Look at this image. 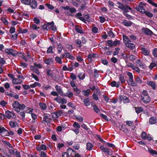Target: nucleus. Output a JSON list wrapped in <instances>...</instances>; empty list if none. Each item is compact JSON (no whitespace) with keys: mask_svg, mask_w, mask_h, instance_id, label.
Wrapping results in <instances>:
<instances>
[{"mask_svg":"<svg viewBox=\"0 0 157 157\" xmlns=\"http://www.w3.org/2000/svg\"><path fill=\"white\" fill-rule=\"evenodd\" d=\"M140 96L141 100L144 103H148L151 101L150 97L146 90H144L141 94Z\"/></svg>","mask_w":157,"mask_h":157,"instance_id":"1","label":"nucleus"},{"mask_svg":"<svg viewBox=\"0 0 157 157\" xmlns=\"http://www.w3.org/2000/svg\"><path fill=\"white\" fill-rule=\"evenodd\" d=\"M117 4L118 5V7L123 11L125 12H129V10H131L132 8L127 5L124 6L122 3L120 2H118L117 3Z\"/></svg>","mask_w":157,"mask_h":157,"instance_id":"2","label":"nucleus"},{"mask_svg":"<svg viewBox=\"0 0 157 157\" xmlns=\"http://www.w3.org/2000/svg\"><path fill=\"white\" fill-rule=\"evenodd\" d=\"M43 119L42 121V123H47L48 124H50L51 122L50 120H51V118H49L50 114L48 113H44L43 114Z\"/></svg>","mask_w":157,"mask_h":157,"instance_id":"3","label":"nucleus"},{"mask_svg":"<svg viewBox=\"0 0 157 157\" xmlns=\"http://www.w3.org/2000/svg\"><path fill=\"white\" fill-rule=\"evenodd\" d=\"M54 100L56 101L57 103L62 104H66L67 102V100L64 98H61L60 96L54 98Z\"/></svg>","mask_w":157,"mask_h":157,"instance_id":"4","label":"nucleus"},{"mask_svg":"<svg viewBox=\"0 0 157 157\" xmlns=\"http://www.w3.org/2000/svg\"><path fill=\"white\" fill-rule=\"evenodd\" d=\"M5 116L6 117L9 119H10L12 118L15 119L16 118V116L14 113L8 110L6 111Z\"/></svg>","mask_w":157,"mask_h":157,"instance_id":"5","label":"nucleus"},{"mask_svg":"<svg viewBox=\"0 0 157 157\" xmlns=\"http://www.w3.org/2000/svg\"><path fill=\"white\" fill-rule=\"evenodd\" d=\"M55 88L57 92L60 95L64 97H66V94H63V91L62 89L61 88L60 86L58 85H56Z\"/></svg>","mask_w":157,"mask_h":157,"instance_id":"6","label":"nucleus"},{"mask_svg":"<svg viewBox=\"0 0 157 157\" xmlns=\"http://www.w3.org/2000/svg\"><path fill=\"white\" fill-rule=\"evenodd\" d=\"M5 130L4 131V133L6 134L5 135V136L11 137L14 134V133L13 131H11L10 129H8L9 130H8L5 128Z\"/></svg>","mask_w":157,"mask_h":157,"instance_id":"7","label":"nucleus"},{"mask_svg":"<svg viewBox=\"0 0 157 157\" xmlns=\"http://www.w3.org/2000/svg\"><path fill=\"white\" fill-rule=\"evenodd\" d=\"M145 5H144V3L142 2L140 3L139 5L136 6L135 9L141 12V10L143 11L144 9H145Z\"/></svg>","mask_w":157,"mask_h":157,"instance_id":"8","label":"nucleus"},{"mask_svg":"<svg viewBox=\"0 0 157 157\" xmlns=\"http://www.w3.org/2000/svg\"><path fill=\"white\" fill-rule=\"evenodd\" d=\"M17 78H16L17 79L16 81H13V84H18L21 83L22 82V79H24V78L23 76L20 75H17Z\"/></svg>","mask_w":157,"mask_h":157,"instance_id":"9","label":"nucleus"},{"mask_svg":"<svg viewBox=\"0 0 157 157\" xmlns=\"http://www.w3.org/2000/svg\"><path fill=\"white\" fill-rule=\"evenodd\" d=\"M5 52L8 54H11L13 56H16V51L12 48L6 49Z\"/></svg>","mask_w":157,"mask_h":157,"instance_id":"10","label":"nucleus"},{"mask_svg":"<svg viewBox=\"0 0 157 157\" xmlns=\"http://www.w3.org/2000/svg\"><path fill=\"white\" fill-rule=\"evenodd\" d=\"M33 9H35L37 6V2L35 0H30L29 4Z\"/></svg>","mask_w":157,"mask_h":157,"instance_id":"11","label":"nucleus"},{"mask_svg":"<svg viewBox=\"0 0 157 157\" xmlns=\"http://www.w3.org/2000/svg\"><path fill=\"white\" fill-rule=\"evenodd\" d=\"M149 123L150 124H154L157 123V118L155 117H151L149 119Z\"/></svg>","mask_w":157,"mask_h":157,"instance_id":"12","label":"nucleus"},{"mask_svg":"<svg viewBox=\"0 0 157 157\" xmlns=\"http://www.w3.org/2000/svg\"><path fill=\"white\" fill-rule=\"evenodd\" d=\"M142 31L146 35L151 36L153 34V32L151 31L147 28H144L142 29Z\"/></svg>","mask_w":157,"mask_h":157,"instance_id":"13","label":"nucleus"},{"mask_svg":"<svg viewBox=\"0 0 157 157\" xmlns=\"http://www.w3.org/2000/svg\"><path fill=\"white\" fill-rule=\"evenodd\" d=\"M36 149L38 151H40L41 150L45 151L47 149V147L45 145L42 144L40 146L37 145L36 147Z\"/></svg>","mask_w":157,"mask_h":157,"instance_id":"14","label":"nucleus"},{"mask_svg":"<svg viewBox=\"0 0 157 157\" xmlns=\"http://www.w3.org/2000/svg\"><path fill=\"white\" fill-rule=\"evenodd\" d=\"M61 58H68L70 59L72 58H75L73 56L71 55H70L69 53H65L63 54H62L61 56Z\"/></svg>","mask_w":157,"mask_h":157,"instance_id":"15","label":"nucleus"},{"mask_svg":"<svg viewBox=\"0 0 157 157\" xmlns=\"http://www.w3.org/2000/svg\"><path fill=\"white\" fill-rule=\"evenodd\" d=\"M136 63L137 66H139L140 68H146V65L144 64H143L140 59H138L136 61Z\"/></svg>","mask_w":157,"mask_h":157,"instance_id":"16","label":"nucleus"},{"mask_svg":"<svg viewBox=\"0 0 157 157\" xmlns=\"http://www.w3.org/2000/svg\"><path fill=\"white\" fill-rule=\"evenodd\" d=\"M26 106L24 104H20L18 109H15V111L17 113L20 112V110H24Z\"/></svg>","mask_w":157,"mask_h":157,"instance_id":"17","label":"nucleus"},{"mask_svg":"<svg viewBox=\"0 0 157 157\" xmlns=\"http://www.w3.org/2000/svg\"><path fill=\"white\" fill-rule=\"evenodd\" d=\"M141 13L142 14H145L147 17H152L153 16L152 13L147 11H146L145 9H144L143 11L141 10Z\"/></svg>","mask_w":157,"mask_h":157,"instance_id":"18","label":"nucleus"},{"mask_svg":"<svg viewBox=\"0 0 157 157\" xmlns=\"http://www.w3.org/2000/svg\"><path fill=\"white\" fill-rule=\"evenodd\" d=\"M110 85L113 87H116L118 88L120 86V82L119 81L116 82L115 81H113L111 82Z\"/></svg>","mask_w":157,"mask_h":157,"instance_id":"19","label":"nucleus"},{"mask_svg":"<svg viewBox=\"0 0 157 157\" xmlns=\"http://www.w3.org/2000/svg\"><path fill=\"white\" fill-rule=\"evenodd\" d=\"M127 82L128 85L133 86H136V84L135 83H134L133 78H128V79L127 81Z\"/></svg>","mask_w":157,"mask_h":157,"instance_id":"20","label":"nucleus"},{"mask_svg":"<svg viewBox=\"0 0 157 157\" xmlns=\"http://www.w3.org/2000/svg\"><path fill=\"white\" fill-rule=\"evenodd\" d=\"M135 112L137 114H138L144 111V108L141 106H138L137 107H135Z\"/></svg>","mask_w":157,"mask_h":157,"instance_id":"21","label":"nucleus"},{"mask_svg":"<svg viewBox=\"0 0 157 157\" xmlns=\"http://www.w3.org/2000/svg\"><path fill=\"white\" fill-rule=\"evenodd\" d=\"M147 84L151 86L153 90L156 89L155 86L156 84L153 81H149L147 82Z\"/></svg>","mask_w":157,"mask_h":157,"instance_id":"22","label":"nucleus"},{"mask_svg":"<svg viewBox=\"0 0 157 157\" xmlns=\"http://www.w3.org/2000/svg\"><path fill=\"white\" fill-rule=\"evenodd\" d=\"M30 68L31 70L34 72L37 75H39L40 74L39 70L36 67H35L33 66H31Z\"/></svg>","mask_w":157,"mask_h":157,"instance_id":"23","label":"nucleus"},{"mask_svg":"<svg viewBox=\"0 0 157 157\" xmlns=\"http://www.w3.org/2000/svg\"><path fill=\"white\" fill-rule=\"evenodd\" d=\"M125 45L128 47L131 48V49H133L135 48V45L133 43L129 42H126L125 43Z\"/></svg>","mask_w":157,"mask_h":157,"instance_id":"24","label":"nucleus"},{"mask_svg":"<svg viewBox=\"0 0 157 157\" xmlns=\"http://www.w3.org/2000/svg\"><path fill=\"white\" fill-rule=\"evenodd\" d=\"M148 151L152 155L155 156V155H157V151L154 150L150 148L148 149Z\"/></svg>","mask_w":157,"mask_h":157,"instance_id":"25","label":"nucleus"},{"mask_svg":"<svg viewBox=\"0 0 157 157\" xmlns=\"http://www.w3.org/2000/svg\"><path fill=\"white\" fill-rule=\"evenodd\" d=\"M39 106L40 107L42 110H44L47 108L46 104L43 102H40L39 103Z\"/></svg>","mask_w":157,"mask_h":157,"instance_id":"26","label":"nucleus"},{"mask_svg":"<svg viewBox=\"0 0 157 157\" xmlns=\"http://www.w3.org/2000/svg\"><path fill=\"white\" fill-rule=\"evenodd\" d=\"M93 145L90 143L88 142L86 144V149L87 150H91L93 148Z\"/></svg>","mask_w":157,"mask_h":157,"instance_id":"27","label":"nucleus"},{"mask_svg":"<svg viewBox=\"0 0 157 157\" xmlns=\"http://www.w3.org/2000/svg\"><path fill=\"white\" fill-rule=\"evenodd\" d=\"M77 77L80 80H83L85 77V74L83 73H78Z\"/></svg>","mask_w":157,"mask_h":157,"instance_id":"28","label":"nucleus"},{"mask_svg":"<svg viewBox=\"0 0 157 157\" xmlns=\"http://www.w3.org/2000/svg\"><path fill=\"white\" fill-rule=\"evenodd\" d=\"M91 91L89 89H87L86 90H84L82 91V94L86 96H88L90 94Z\"/></svg>","mask_w":157,"mask_h":157,"instance_id":"29","label":"nucleus"},{"mask_svg":"<svg viewBox=\"0 0 157 157\" xmlns=\"http://www.w3.org/2000/svg\"><path fill=\"white\" fill-rule=\"evenodd\" d=\"M122 24L126 26H130L132 24V22L130 21L124 20Z\"/></svg>","mask_w":157,"mask_h":157,"instance_id":"30","label":"nucleus"},{"mask_svg":"<svg viewBox=\"0 0 157 157\" xmlns=\"http://www.w3.org/2000/svg\"><path fill=\"white\" fill-rule=\"evenodd\" d=\"M119 78L121 84H123L125 82V80L124 78V76L123 74H120L119 77Z\"/></svg>","mask_w":157,"mask_h":157,"instance_id":"31","label":"nucleus"},{"mask_svg":"<svg viewBox=\"0 0 157 157\" xmlns=\"http://www.w3.org/2000/svg\"><path fill=\"white\" fill-rule=\"evenodd\" d=\"M125 62L127 65V66L131 68H133V67L134 66V64L129 62L128 59H125Z\"/></svg>","mask_w":157,"mask_h":157,"instance_id":"32","label":"nucleus"},{"mask_svg":"<svg viewBox=\"0 0 157 157\" xmlns=\"http://www.w3.org/2000/svg\"><path fill=\"white\" fill-rule=\"evenodd\" d=\"M98 57V56L96 54H89L88 56V59H91L92 58H97Z\"/></svg>","mask_w":157,"mask_h":157,"instance_id":"33","label":"nucleus"},{"mask_svg":"<svg viewBox=\"0 0 157 157\" xmlns=\"http://www.w3.org/2000/svg\"><path fill=\"white\" fill-rule=\"evenodd\" d=\"M52 70L50 69H48L47 70V75L48 77H50L51 78H52L54 76V75L53 73H51Z\"/></svg>","mask_w":157,"mask_h":157,"instance_id":"34","label":"nucleus"},{"mask_svg":"<svg viewBox=\"0 0 157 157\" xmlns=\"http://www.w3.org/2000/svg\"><path fill=\"white\" fill-rule=\"evenodd\" d=\"M20 105V103L17 101H15L13 103L12 106L14 108L17 109Z\"/></svg>","mask_w":157,"mask_h":157,"instance_id":"35","label":"nucleus"},{"mask_svg":"<svg viewBox=\"0 0 157 157\" xmlns=\"http://www.w3.org/2000/svg\"><path fill=\"white\" fill-rule=\"evenodd\" d=\"M75 30L76 32L79 33H82V28L81 27L79 26L78 25H76Z\"/></svg>","mask_w":157,"mask_h":157,"instance_id":"36","label":"nucleus"},{"mask_svg":"<svg viewBox=\"0 0 157 157\" xmlns=\"http://www.w3.org/2000/svg\"><path fill=\"white\" fill-rule=\"evenodd\" d=\"M9 124L10 127L11 128H14L15 127V126H16L17 124L19 125L17 123V122H14L11 121H10L9 122Z\"/></svg>","mask_w":157,"mask_h":157,"instance_id":"37","label":"nucleus"},{"mask_svg":"<svg viewBox=\"0 0 157 157\" xmlns=\"http://www.w3.org/2000/svg\"><path fill=\"white\" fill-rule=\"evenodd\" d=\"M83 102L86 106H88L90 105V100L89 98H87L84 99L83 101Z\"/></svg>","mask_w":157,"mask_h":157,"instance_id":"38","label":"nucleus"},{"mask_svg":"<svg viewBox=\"0 0 157 157\" xmlns=\"http://www.w3.org/2000/svg\"><path fill=\"white\" fill-rule=\"evenodd\" d=\"M135 83L136 85V86H137L138 84H141L142 83L143 81L141 80L139 77H136L135 79Z\"/></svg>","mask_w":157,"mask_h":157,"instance_id":"39","label":"nucleus"},{"mask_svg":"<svg viewBox=\"0 0 157 157\" xmlns=\"http://www.w3.org/2000/svg\"><path fill=\"white\" fill-rule=\"evenodd\" d=\"M54 23L53 21H52L51 22H48V25H51V29L54 31H55L56 29V26H54Z\"/></svg>","mask_w":157,"mask_h":157,"instance_id":"40","label":"nucleus"},{"mask_svg":"<svg viewBox=\"0 0 157 157\" xmlns=\"http://www.w3.org/2000/svg\"><path fill=\"white\" fill-rule=\"evenodd\" d=\"M93 108L94 111L97 113L100 114V113H101L99 109L98 108L96 105H94Z\"/></svg>","mask_w":157,"mask_h":157,"instance_id":"41","label":"nucleus"},{"mask_svg":"<svg viewBox=\"0 0 157 157\" xmlns=\"http://www.w3.org/2000/svg\"><path fill=\"white\" fill-rule=\"evenodd\" d=\"M142 52L145 55H148L149 54L148 51L144 48H142L141 49Z\"/></svg>","mask_w":157,"mask_h":157,"instance_id":"42","label":"nucleus"},{"mask_svg":"<svg viewBox=\"0 0 157 157\" xmlns=\"http://www.w3.org/2000/svg\"><path fill=\"white\" fill-rule=\"evenodd\" d=\"M57 49L59 53H60L62 51L63 49H64L60 43H59L57 44Z\"/></svg>","mask_w":157,"mask_h":157,"instance_id":"43","label":"nucleus"},{"mask_svg":"<svg viewBox=\"0 0 157 157\" xmlns=\"http://www.w3.org/2000/svg\"><path fill=\"white\" fill-rule=\"evenodd\" d=\"M17 56L20 58H22V59H26V58L24 55L22 53H20L17 52L16 51V56Z\"/></svg>","mask_w":157,"mask_h":157,"instance_id":"44","label":"nucleus"},{"mask_svg":"<svg viewBox=\"0 0 157 157\" xmlns=\"http://www.w3.org/2000/svg\"><path fill=\"white\" fill-rule=\"evenodd\" d=\"M140 136L143 140H146L147 139V136L146 133L145 132H143L141 134Z\"/></svg>","mask_w":157,"mask_h":157,"instance_id":"45","label":"nucleus"},{"mask_svg":"<svg viewBox=\"0 0 157 157\" xmlns=\"http://www.w3.org/2000/svg\"><path fill=\"white\" fill-rule=\"evenodd\" d=\"M100 149L104 152H107L108 153L109 152V150L107 147H104L103 146H101L100 147Z\"/></svg>","mask_w":157,"mask_h":157,"instance_id":"46","label":"nucleus"},{"mask_svg":"<svg viewBox=\"0 0 157 157\" xmlns=\"http://www.w3.org/2000/svg\"><path fill=\"white\" fill-rule=\"evenodd\" d=\"M99 74L98 70L96 69H94V76L95 78H98L99 77Z\"/></svg>","mask_w":157,"mask_h":157,"instance_id":"47","label":"nucleus"},{"mask_svg":"<svg viewBox=\"0 0 157 157\" xmlns=\"http://www.w3.org/2000/svg\"><path fill=\"white\" fill-rule=\"evenodd\" d=\"M73 150L71 148H68L67 149V152H65L69 156L71 155V153L73 151Z\"/></svg>","mask_w":157,"mask_h":157,"instance_id":"48","label":"nucleus"},{"mask_svg":"<svg viewBox=\"0 0 157 157\" xmlns=\"http://www.w3.org/2000/svg\"><path fill=\"white\" fill-rule=\"evenodd\" d=\"M100 116L106 121H109L108 118L106 115L102 113H100Z\"/></svg>","mask_w":157,"mask_h":157,"instance_id":"49","label":"nucleus"},{"mask_svg":"<svg viewBox=\"0 0 157 157\" xmlns=\"http://www.w3.org/2000/svg\"><path fill=\"white\" fill-rule=\"evenodd\" d=\"M20 115L22 117V118L23 120H24L25 119V114L26 113V112L25 111H23L22 112L21 111L20 112H19Z\"/></svg>","mask_w":157,"mask_h":157,"instance_id":"50","label":"nucleus"},{"mask_svg":"<svg viewBox=\"0 0 157 157\" xmlns=\"http://www.w3.org/2000/svg\"><path fill=\"white\" fill-rule=\"evenodd\" d=\"M124 99L123 102L124 103H128L129 102V100L128 99V98L126 96H124Z\"/></svg>","mask_w":157,"mask_h":157,"instance_id":"51","label":"nucleus"},{"mask_svg":"<svg viewBox=\"0 0 157 157\" xmlns=\"http://www.w3.org/2000/svg\"><path fill=\"white\" fill-rule=\"evenodd\" d=\"M8 77L13 79V81H17V79L16 78H14V76L13 74L9 73L8 74Z\"/></svg>","mask_w":157,"mask_h":157,"instance_id":"52","label":"nucleus"},{"mask_svg":"<svg viewBox=\"0 0 157 157\" xmlns=\"http://www.w3.org/2000/svg\"><path fill=\"white\" fill-rule=\"evenodd\" d=\"M44 62L45 63L47 64L48 65H50L51 64L52 62L53 61L52 60V59H44Z\"/></svg>","mask_w":157,"mask_h":157,"instance_id":"53","label":"nucleus"},{"mask_svg":"<svg viewBox=\"0 0 157 157\" xmlns=\"http://www.w3.org/2000/svg\"><path fill=\"white\" fill-rule=\"evenodd\" d=\"M73 126L76 129H79L80 128V126L79 124L77 122H75L73 124Z\"/></svg>","mask_w":157,"mask_h":157,"instance_id":"54","label":"nucleus"},{"mask_svg":"<svg viewBox=\"0 0 157 157\" xmlns=\"http://www.w3.org/2000/svg\"><path fill=\"white\" fill-rule=\"evenodd\" d=\"M92 97L93 99L95 101H97L98 100V97L95 93H93Z\"/></svg>","mask_w":157,"mask_h":157,"instance_id":"55","label":"nucleus"},{"mask_svg":"<svg viewBox=\"0 0 157 157\" xmlns=\"http://www.w3.org/2000/svg\"><path fill=\"white\" fill-rule=\"evenodd\" d=\"M107 42L108 44V45L109 46H110L112 48H113V43L112 40H108L107 41Z\"/></svg>","mask_w":157,"mask_h":157,"instance_id":"56","label":"nucleus"},{"mask_svg":"<svg viewBox=\"0 0 157 157\" xmlns=\"http://www.w3.org/2000/svg\"><path fill=\"white\" fill-rule=\"evenodd\" d=\"M70 78L73 80L76 79V76L73 73H71Z\"/></svg>","mask_w":157,"mask_h":157,"instance_id":"57","label":"nucleus"},{"mask_svg":"<svg viewBox=\"0 0 157 157\" xmlns=\"http://www.w3.org/2000/svg\"><path fill=\"white\" fill-rule=\"evenodd\" d=\"M47 52L48 54L53 53L52 48V46H50L48 48Z\"/></svg>","mask_w":157,"mask_h":157,"instance_id":"58","label":"nucleus"},{"mask_svg":"<svg viewBox=\"0 0 157 157\" xmlns=\"http://www.w3.org/2000/svg\"><path fill=\"white\" fill-rule=\"evenodd\" d=\"M13 154L17 157H21L20 152L17 150L13 153Z\"/></svg>","mask_w":157,"mask_h":157,"instance_id":"59","label":"nucleus"},{"mask_svg":"<svg viewBox=\"0 0 157 157\" xmlns=\"http://www.w3.org/2000/svg\"><path fill=\"white\" fill-rule=\"evenodd\" d=\"M1 20L3 22L6 24L7 25L8 24V22L6 19L4 17H2L1 18Z\"/></svg>","mask_w":157,"mask_h":157,"instance_id":"60","label":"nucleus"},{"mask_svg":"<svg viewBox=\"0 0 157 157\" xmlns=\"http://www.w3.org/2000/svg\"><path fill=\"white\" fill-rule=\"evenodd\" d=\"M32 77L36 81H39V79L38 77L36 75L32 73L31 74Z\"/></svg>","mask_w":157,"mask_h":157,"instance_id":"61","label":"nucleus"},{"mask_svg":"<svg viewBox=\"0 0 157 157\" xmlns=\"http://www.w3.org/2000/svg\"><path fill=\"white\" fill-rule=\"evenodd\" d=\"M20 66L23 68H26L28 65L27 63L22 62L20 63Z\"/></svg>","mask_w":157,"mask_h":157,"instance_id":"62","label":"nucleus"},{"mask_svg":"<svg viewBox=\"0 0 157 157\" xmlns=\"http://www.w3.org/2000/svg\"><path fill=\"white\" fill-rule=\"evenodd\" d=\"M7 103V102L4 100H2L0 102V105L3 107L5 106Z\"/></svg>","mask_w":157,"mask_h":157,"instance_id":"63","label":"nucleus"},{"mask_svg":"<svg viewBox=\"0 0 157 157\" xmlns=\"http://www.w3.org/2000/svg\"><path fill=\"white\" fill-rule=\"evenodd\" d=\"M152 54L155 57H157V48H155L153 50Z\"/></svg>","mask_w":157,"mask_h":157,"instance_id":"64","label":"nucleus"}]
</instances>
